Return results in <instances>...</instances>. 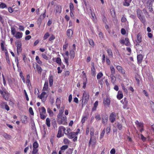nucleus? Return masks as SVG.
Returning a JSON list of instances; mask_svg holds the SVG:
<instances>
[{
  "mask_svg": "<svg viewBox=\"0 0 154 154\" xmlns=\"http://www.w3.org/2000/svg\"><path fill=\"white\" fill-rule=\"evenodd\" d=\"M38 109L41 119L42 120L45 119L46 118V116L45 115L46 113L45 109L44 107L42 106L38 108Z\"/></svg>",
  "mask_w": 154,
  "mask_h": 154,
  "instance_id": "20e7f679",
  "label": "nucleus"
},
{
  "mask_svg": "<svg viewBox=\"0 0 154 154\" xmlns=\"http://www.w3.org/2000/svg\"><path fill=\"white\" fill-rule=\"evenodd\" d=\"M110 103V100L109 98L107 97L106 98H104L103 99V103L104 106H109Z\"/></svg>",
  "mask_w": 154,
  "mask_h": 154,
  "instance_id": "2eb2a0df",
  "label": "nucleus"
},
{
  "mask_svg": "<svg viewBox=\"0 0 154 154\" xmlns=\"http://www.w3.org/2000/svg\"><path fill=\"white\" fill-rule=\"evenodd\" d=\"M84 81L83 82V88L84 89H85L86 88V85L87 83V79L86 78V77L85 78V79H83Z\"/></svg>",
  "mask_w": 154,
  "mask_h": 154,
  "instance_id": "2f4dec72",
  "label": "nucleus"
},
{
  "mask_svg": "<svg viewBox=\"0 0 154 154\" xmlns=\"http://www.w3.org/2000/svg\"><path fill=\"white\" fill-rule=\"evenodd\" d=\"M23 36V33L22 32H17L15 34V37L17 39L21 38Z\"/></svg>",
  "mask_w": 154,
  "mask_h": 154,
  "instance_id": "cd10ccee",
  "label": "nucleus"
},
{
  "mask_svg": "<svg viewBox=\"0 0 154 154\" xmlns=\"http://www.w3.org/2000/svg\"><path fill=\"white\" fill-rule=\"evenodd\" d=\"M90 10L91 11V15L92 16V18L93 20H94L96 18V17H95V15L94 13H93V12H92V11H91V9H90Z\"/></svg>",
  "mask_w": 154,
  "mask_h": 154,
  "instance_id": "052dcab7",
  "label": "nucleus"
},
{
  "mask_svg": "<svg viewBox=\"0 0 154 154\" xmlns=\"http://www.w3.org/2000/svg\"><path fill=\"white\" fill-rule=\"evenodd\" d=\"M135 124L137 125V127L140 132H142L144 130L143 129V123L142 122H139L138 120H136L135 122Z\"/></svg>",
  "mask_w": 154,
  "mask_h": 154,
  "instance_id": "423d86ee",
  "label": "nucleus"
},
{
  "mask_svg": "<svg viewBox=\"0 0 154 154\" xmlns=\"http://www.w3.org/2000/svg\"><path fill=\"white\" fill-rule=\"evenodd\" d=\"M150 103L151 104V108L154 112V103L152 101H150Z\"/></svg>",
  "mask_w": 154,
  "mask_h": 154,
  "instance_id": "680f3d73",
  "label": "nucleus"
},
{
  "mask_svg": "<svg viewBox=\"0 0 154 154\" xmlns=\"http://www.w3.org/2000/svg\"><path fill=\"white\" fill-rule=\"evenodd\" d=\"M61 104V101L60 99H59V98H57L56 100V104Z\"/></svg>",
  "mask_w": 154,
  "mask_h": 154,
  "instance_id": "69168bd1",
  "label": "nucleus"
},
{
  "mask_svg": "<svg viewBox=\"0 0 154 154\" xmlns=\"http://www.w3.org/2000/svg\"><path fill=\"white\" fill-rule=\"evenodd\" d=\"M29 113L32 115H33L34 114V112L33 111L32 108L31 107H30L29 109Z\"/></svg>",
  "mask_w": 154,
  "mask_h": 154,
  "instance_id": "e2e57ef3",
  "label": "nucleus"
},
{
  "mask_svg": "<svg viewBox=\"0 0 154 154\" xmlns=\"http://www.w3.org/2000/svg\"><path fill=\"white\" fill-rule=\"evenodd\" d=\"M7 6L6 4L2 2L0 4V8L4 9L5 8H7Z\"/></svg>",
  "mask_w": 154,
  "mask_h": 154,
  "instance_id": "e433bc0d",
  "label": "nucleus"
},
{
  "mask_svg": "<svg viewBox=\"0 0 154 154\" xmlns=\"http://www.w3.org/2000/svg\"><path fill=\"white\" fill-rule=\"evenodd\" d=\"M63 143L64 144L68 145L70 141L68 139L65 138L63 139Z\"/></svg>",
  "mask_w": 154,
  "mask_h": 154,
  "instance_id": "a18cd8bd",
  "label": "nucleus"
},
{
  "mask_svg": "<svg viewBox=\"0 0 154 154\" xmlns=\"http://www.w3.org/2000/svg\"><path fill=\"white\" fill-rule=\"evenodd\" d=\"M110 69L111 75H114L115 73V70L114 68L112 66H110Z\"/></svg>",
  "mask_w": 154,
  "mask_h": 154,
  "instance_id": "c756f323",
  "label": "nucleus"
},
{
  "mask_svg": "<svg viewBox=\"0 0 154 154\" xmlns=\"http://www.w3.org/2000/svg\"><path fill=\"white\" fill-rule=\"evenodd\" d=\"M56 62L59 64V65L61 66V60L60 58L57 57L56 59Z\"/></svg>",
  "mask_w": 154,
  "mask_h": 154,
  "instance_id": "c9c22d12",
  "label": "nucleus"
},
{
  "mask_svg": "<svg viewBox=\"0 0 154 154\" xmlns=\"http://www.w3.org/2000/svg\"><path fill=\"white\" fill-rule=\"evenodd\" d=\"M35 60L37 63L39 64L42 65V62L41 61L38 56H36L35 57Z\"/></svg>",
  "mask_w": 154,
  "mask_h": 154,
  "instance_id": "4c0bfd02",
  "label": "nucleus"
},
{
  "mask_svg": "<svg viewBox=\"0 0 154 154\" xmlns=\"http://www.w3.org/2000/svg\"><path fill=\"white\" fill-rule=\"evenodd\" d=\"M57 122L59 125H67V117L64 115L57 116Z\"/></svg>",
  "mask_w": 154,
  "mask_h": 154,
  "instance_id": "f03ea898",
  "label": "nucleus"
},
{
  "mask_svg": "<svg viewBox=\"0 0 154 154\" xmlns=\"http://www.w3.org/2000/svg\"><path fill=\"white\" fill-rule=\"evenodd\" d=\"M153 1V0H148L146 3V6L147 8H148L149 9L150 11H153L152 5L154 3Z\"/></svg>",
  "mask_w": 154,
  "mask_h": 154,
  "instance_id": "6e6552de",
  "label": "nucleus"
},
{
  "mask_svg": "<svg viewBox=\"0 0 154 154\" xmlns=\"http://www.w3.org/2000/svg\"><path fill=\"white\" fill-rule=\"evenodd\" d=\"M17 53L18 54L22 51V44L20 42H18L16 44Z\"/></svg>",
  "mask_w": 154,
  "mask_h": 154,
  "instance_id": "f8f14e48",
  "label": "nucleus"
},
{
  "mask_svg": "<svg viewBox=\"0 0 154 154\" xmlns=\"http://www.w3.org/2000/svg\"><path fill=\"white\" fill-rule=\"evenodd\" d=\"M111 79L112 83L114 84L116 80V77L114 76V75H112V76L111 77Z\"/></svg>",
  "mask_w": 154,
  "mask_h": 154,
  "instance_id": "864d4df0",
  "label": "nucleus"
},
{
  "mask_svg": "<svg viewBox=\"0 0 154 154\" xmlns=\"http://www.w3.org/2000/svg\"><path fill=\"white\" fill-rule=\"evenodd\" d=\"M103 76V74L102 72H99L97 76V79H100V78H101Z\"/></svg>",
  "mask_w": 154,
  "mask_h": 154,
  "instance_id": "58836bf2",
  "label": "nucleus"
},
{
  "mask_svg": "<svg viewBox=\"0 0 154 154\" xmlns=\"http://www.w3.org/2000/svg\"><path fill=\"white\" fill-rule=\"evenodd\" d=\"M50 87H52L53 85V77L52 75H50L48 78Z\"/></svg>",
  "mask_w": 154,
  "mask_h": 154,
  "instance_id": "412c9836",
  "label": "nucleus"
},
{
  "mask_svg": "<svg viewBox=\"0 0 154 154\" xmlns=\"http://www.w3.org/2000/svg\"><path fill=\"white\" fill-rule=\"evenodd\" d=\"M65 107L64 106L62 107L61 109L59 110V112L57 116H60L62 115H63V113L64 112Z\"/></svg>",
  "mask_w": 154,
  "mask_h": 154,
  "instance_id": "c85d7f7f",
  "label": "nucleus"
},
{
  "mask_svg": "<svg viewBox=\"0 0 154 154\" xmlns=\"http://www.w3.org/2000/svg\"><path fill=\"white\" fill-rule=\"evenodd\" d=\"M69 139H72L73 141L74 142H76L77 141V136L74 132H71L67 135Z\"/></svg>",
  "mask_w": 154,
  "mask_h": 154,
  "instance_id": "39448f33",
  "label": "nucleus"
},
{
  "mask_svg": "<svg viewBox=\"0 0 154 154\" xmlns=\"http://www.w3.org/2000/svg\"><path fill=\"white\" fill-rule=\"evenodd\" d=\"M124 2L123 3V5L128 7L130 5V3L131 2V0H124Z\"/></svg>",
  "mask_w": 154,
  "mask_h": 154,
  "instance_id": "393cba45",
  "label": "nucleus"
},
{
  "mask_svg": "<svg viewBox=\"0 0 154 154\" xmlns=\"http://www.w3.org/2000/svg\"><path fill=\"white\" fill-rule=\"evenodd\" d=\"M107 53L108 54V55L111 57H113V54L112 50L109 48L107 50Z\"/></svg>",
  "mask_w": 154,
  "mask_h": 154,
  "instance_id": "473e14b6",
  "label": "nucleus"
},
{
  "mask_svg": "<svg viewBox=\"0 0 154 154\" xmlns=\"http://www.w3.org/2000/svg\"><path fill=\"white\" fill-rule=\"evenodd\" d=\"M91 73L93 75H95L96 74V70L95 68H91Z\"/></svg>",
  "mask_w": 154,
  "mask_h": 154,
  "instance_id": "5fc2aeb1",
  "label": "nucleus"
},
{
  "mask_svg": "<svg viewBox=\"0 0 154 154\" xmlns=\"http://www.w3.org/2000/svg\"><path fill=\"white\" fill-rule=\"evenodd\" d=\"M137 60L138 63H140L143 59V57L142 54H140L137 56Z\"/></svg>",
  "mask_w": 154,
  "mask_h": 154,
  "instance_id": "a878e982",
  "label": "nucleus"
},
{
  "mask_svg": "<svg viewBox=\"0 0 154 154\" xmlns=\"http://www.w3.org/2000/svg\"><path fill=\"white\" fill-rule=\"evenodd\" d=\"M108 117L107 115L103 116L102 117V122L103 124H106L108 121Z\"/></svg>",
  "mask_w": 154,
  "mask_h": 154,
  "instance_id": "6ab92c4d",
  "label": "nucleus"
},
{
  "mask_svg": "<svg viewBox=\"0 0 154 154\" xmlns=\"http://www.w3.org/2000/svg\"><path fill=\"white\" fill-rule=\"evenodd\" d=\"M106 62L107 65H109L110 64V61L108 57L106 58Z\"/></svg>",
  "mask_w": 154,
  "mask_h": 154,
  "instance_id": "774afa93",
  "label": "nucleus"
},
{
  "mask_svg": "<svg viewBox=\"0 0 154 154\" xmlns=\"http://www.w3.org/2000/svg\"><path fill=\"white\" fill-rule=\"evenodd\" d=\"M46 124L48 127L50 126V119L48 118L46 119Z\"/></svg>",
  "mask_w": 154,
  "mask_h": 154,
  "instance_id": "ea45409f",
  "label": "nucleus"
},
{
  "mask_svg": "<svg viewBox=\"0 0 154 154\" xmlns=\"http://www.w3.org/2000/svg\"><path fill=\"white\" fill-rule=\"evenodd\" d=\"M123 97V95L122 91H118V94L117 96V98L119 100L121 99Z\"/></svg>",
  "mask_w": 154,
  "mask_h": 154,
  "instance_id": "aec40b11",
  "label": "nucleus"
},
{
  "mask_svg": "<svg viewBox=\"0 0 154 154\" xmlns=\"http://www.w3.org/2000/svg\"><path fill=\"white\" fill-rule=\"evenodd\" d=\"M89 98V95L88 93L85 91H83V93L82 98V105L83 106L86 104L88 101Z\"/></svg>",
  "mask_w": 154,
  "mask_h": 154,
  "instance_id": "7ed1b4c3",
  "label": "nucleus"
},
{
  "mask_svg": "<svg viewBox=\"0 0 154 154\" xmlns=\"http://www.w3.org/2000/svg\"><path fill=\"white\" fill-rule=\"evenodd\" d=\"M116 68L118 71L121 73L123 75L125 74V70L123 69L121 66L119 65L116 66Z\"/></svg>",
  "mask_w": 154,
  "mask_h": 154,
  "instance_id": "dca6fc26",
  "label": "nucleus"
},
{
  "mask_svg": "<svg viewBox=\"0 0 154 154\" xmlns=\"http://www.w3.org/2000/svg\"><path fill=\"white\" fill-rule=\"evenodd\" d=\"M116 116L115 112H112L111 113L109 116V120L111 123H113L115 121Z\"/></svg>",
  "mask_w": 154,
  "mask_h": 154,
  "instance_id": "1a4fd4ad",
  "label": "nucleus"
},
{
  "mask_svg": "<svg viewBox=\"0 0 154 154\" xmlns=\"http://www.w3.org/2000/svg\"><path fill=\"white\" fill-rule=\"evenodd\" d=\"M136 41L137 45H139L140 43H141L142 41V37L141 34L140 33H139L137 35V39Z\"/></svg>",
  "mask_w": 154,
  "mask_h": 154,
  "instance_id": "ddd939ff",
  "label": "nucleus"
},
{
  "mask_svg": "<svg viewBox=\"0 0 154 154\" xmlns=\"http://www.w3.org/2000/svg\"><path fill=\"white\" fill-rule=\"evenodd\" d=\"M47 112L49 113V115L51 116L53 115V112L50 108H48L47 109Z\"/></svg>",
  "mask_w": 154,
  "mask_h": 154,
  "instance_id": "6e6d98bb",
  "label": "nucleus"
},
{
  "mask_svg": "<svg viewBox=\"0 0 154 154\" xmlns=\"http://www.w3.org/2000/svg\"><path fill=\"white\" fill-rule=\"evenodd\" d=\"M0 93L3 96V98L6 100H8L9 99V96L8 94L3 90L0 89Z\"/></svg>",
  "mask_w": 154,
  "mask_h": 154,
  "instance_id": "4468645a",
  "label": "nucleus"
},
{
  "mask_svg": "<svg viewBox=\"0 0 154 154\" xmlns=\"http://www.w3.org/2000/svg\"><path fill=\"white\" fill-rule=\"evenodd\" d=\"M4 137L7 139H9L11 138V136L8 134L5 133L3 134Z\"/></svg>",
  "mask_w": 154,
  "mask_h": 154,
  "instance_id": "a19ab883",
  "label": "nucleus"
},
{
  "mask_svg": "<svg viewBox=\"0 0 154 154\" xmlns=\"http://www.w3.org/2000/svg\"><path fill=\"white\" fill-rule=\"evenodd\" d=\"M96 140L95 139H92V138H90L88 143L89 146H91L92 148H94L96 143Z\"/></svg>",
  "mask_w": 154,
  "mask_h": 154,
  "instance_id": "9b49d317",
  "label": "nucleus"
},
{
  "mask_svg": "<svg viewBox=\"0 0 154 154\" xmlns=\"http://www.w3.org/2000/svg\"><path fill=\"white\" fill-rule=\"evenodd\" d=\"M36 69L38 73L39 74H41L42 71V69L41 67L37 63L36 65Z\"/></svg>",
  "mask_w": 154,
  "mask_h": 154,
  "instance_id": "bb28decb",
  "label": "nucleus"
},
{
  "mask_svg": "<svg viewBox=\"0 0 154 154\" xmlns=\"http://www.w3.org/2000/svg\"><path fill=\"white\" fill-rule=\"evenodd\" d=\"M38 151V149L33 148L32 152V154H36Z\"/></svg>",
  "mask_w": 154,
  "mask_h": 154,
  "instance_id": "0e129e2a",
  "label": "nucleus"
},
{
  "mask_svg": "<svg viewBox=\"0 0 154 154\" xmlns=\"http://www.w3.org/2000/svg\"><path fill=\"white\" fill-rule=\"evenodd\" d=\"M123 108L124 109H125L126 108H127V109H128V107L127 108V106H128V102L126 101L125 103L123 102Z\"/></svg>",
  "mask_w": 154,
  "mask_h": 154,
  "instance_id": "8fccbe9b",
  "label": "nucleus"
},
{
  "mask_svg": "<svg viewBox=\"0 0 154 154\" xmlns=\"http://www.w3.org/2000/svg\"><path fill=\"white\" fill-rule=\"evenodd\" d=\"M38 146V144L37 142H35L33 144V148L37 149Z\"/></svg>",
  "mask_w": 154,
  "mask_h": 154,
  "instance_id": "37998d69",
  "label": "nucleus"
},
{
  "mask_svg": "<svg viewBox=\"0 0 154 154\" xmlns=\"http://www.w3.org/2000/svg\"><path fill=\"white\" fill-rule=\"evenodd\" d=\"M69 55L70 56V58L71 59L73 60L75 56V51L73 50H71L69 51Z\"/></svg>",
  "mask_w": 154,
  "mask_h": 154,
  "instance_id": "b1692460",
  "label": "nucleus"
},
{
  "mask_svg": "<svg viewBox=\"0 0 154 154\" xmlns=\"http://www.w3.org/2000/svg\"><path fill=\"white\" fill-rule=\"evenodd\" d=\"M136 13L138 18L141 22L144 25L146 23V20L142 11L138 8L136 10Z\"/></svg>",
  "mask_w": 154,
  "mask_h": 154,
  "instance_id": "f257e3e1",
  "label": "nucleus"
},
{
  "mask_svg": "<svg viewBox=\"0 0 154 154\" xmlns=\"http://www.w3.org/2000/svg\"><path fill=\"white\" fill-rule=\"evenodd\" d=\"M15 29L14 27L11 28V33L12 35H14L15 34Z\"/></svg>",
  "mask_w": 154,
  "mask_h": 154,
  "instance_id": "4d7b16f0",
  "label": "nucleus"
},
{
  "mask_svg": "<svg viewBox=\"0 0 154 154\" xmlns=\"http://www.w3.org/2000/svg\"><path fill=\"white\" fill-rule=\"evenodd\" d=\"M69 8L70 11H73L74 10V7L73 5V4L72 3H70Z\"/></svg>",
  "mask_w": 154,
  "mask_h": 154,
  "instance_id": "c03bdc74",
  "label": "nucleus"
},
{
  "mask_svg": "<svg viewBox=\"0 0 154 154\" xmlns=\"http://www.w3.org/2000/svg\"><path fill=\"white\" fill-rule=\"evenodd\" d=\"M1 48L2 51H5L6 49H5L4 48V45L5 44V41L3 40H1Z\"/></svg>",
  "mask_w": 154,
  "mask_h": 154,
  "instance_id": "7c9ffc66",
  "label": "nucleus"
},
{
  "mask_svg": "<svg viewBox=\"0 0 154 154\" xmlns=\"http://www.w3.org/2000/svg\"><path fill=\"white\" fill-rule=\"evenodd\" d=\"M88 41L89 44L92 47H94V44L93 40L90 39L88 40Z\"/></svg>",
  "mask_w": 154,
  "mask_h": 154,
  "instance_id": "49530a36",
  "label": "nucleus"
},
{
  "mask_svg": "<svg viewBox=\"0 0 154 154\" xmlns=\"http://www.w3.org/2000/svg\"><path fill=\"white\" fill-rule=\"evenodd\" d=\"M122 89L123 91L125 92V93L127 94L128 93V90L127 89L125 88V85L124 84L122 85Z\"/></svg>",
  "mask_w": 154,
  "mask_h": 154,
  "instance_id": "603ef678",
  "label": "nucleus"
},
{
  "mask_svg": "<svg viewBox=\"0 0 154 154\" xmlns=\"http://www.w3.org/2000/svg\"><path fill=\"white\" fill-rule=\"evenodd\" d=\"M90 138H92V137L94 135V130L93 128H91L90 130Z\"/></svg>",
  "mask_w": 154,
  "mask_h": 154,
  "instance_id": "79ce46f5",
  "label": "nucleus"
},
{
  "mask_svg": "<svg viewBox=\"0 0 154 154\" xmlns=\"http://www.w3.org/2000/svg\"><path fill=\"white\" fill-rule=\"evenodd\" d=\"M117 126L119 130H122V126L121 124L119 123H118L117 125Z\"/></svg>",
  "mask_w": 154,
  "mask_h": 154,
  "instance_id": "13d9d810",
  "label": "nucleus"
},
{
  "mask_svg": "<svg viewBox=\"0 0 154 154\" xmlns=\"http://www.w3.org/2000/svg\"><path fill=\"white\" fill-rule=\"evenodd\" d=\"M1 105L2 108H5L8 111L10 110L9 107L6 103H2L1 104Z\"/></svg>",
  "mask_w": 154,
  "mask_h": 154,
  "instance_id": "a211bd4d",
  "label": "nucleus"
},
{
  "mask_svg": "<svg viewBox=\"0 0 154 154\" xmlns=\"http://www.w3.org/2000/svg\"><path fill=\"white\" fill-rule=\"evenodd\" d=\"M45 96L46 98H47L48 96V94L45 91H43L41 94L38 95V97H39L40 99H41L42 101L43 102H44L45 101L43 98Z\"/></svg>",
  "mask_w": 154,
  "mask_h": 154,
  "instance_id": "9d476101",
  "label": "nucleus"
},
{
  "mask_svg": "<svg viewBox=\"0 0 154 154\" xmlns=\"http://www.w3.org/2000/svg\"><path fill=\"white\" fill-rule=\"evenodd\" d=\"M55 10L56 13H60L62 11L61 6L59 5H57L56 7Z\"/></svg>",
  "mask_w": 154,
  "mask_h": 154,
  "instance_id": "4be33fe9",
  "label": "nucleus"
},
{
  "mask_svg": "<svg viewBox=\"0 0 154 154\" xmlns=\"http://www.w3.org/2000/svg\"><path fill=\"white\" fill-rule=\"evenodd\" d=\"M125 45L126 46H129L130 45V43L129 42V39L128 38H125Z\"/></svg>",
  "mask_w": 154,
  "mask_h": 154,
  "instance_id": "f704fd0d",
  "label": "nucleus"
},
{
  "mask_svg": "<svg viewBox=\"0 0 154 154\" xmlns=\"http://www.w3.org/2000/svg\"><path fill=\"white\" fill-rule=\"evenodd\" d=\"M140 138L141 139L143 142L145 141L146 140V138L142 134H140Z\"/></svg>",
  "mask_w": 154,
  "mask_h": 154,
  "instance_id": "338daca9",
  "label": "nucleus"
},
{
  "mask_svg": "<svg viewBox=\"0 0 154 154\" xmlns=\"http://www.w3.org/2000/svg\"><path fill=\"white\" fill-rule=\"evenodd\" d=\"M98 101H97L95 102V103L94 104V106L92 108V111H95L96 109H97V107L98 106Z\"/></svg>",
  "mask_w": 154,
  "mask_h": 154,
  "instance_id": "72a5a7b5",
  "label": "nucleus"
},
{
  "mask_svg": "<svg viewBox=\"0 0 154 154\" xmlns=\"http://www.w3.org/2000/svg\"><path fill=\"white\" fill-rule=\"evenodd\" d=\"M105 132V129L104 128L103 130L101 133L100 134V139H101L103 138V136L104 135Z\"/></svg>",
  "mask_w": 154,
  "mask_h": 154,
  "instance_id": "de8ad7c7",
  "label": "nucleus"
},
{
  "mask_svg": "<svg viewBox=\"0 0 154 154\" xmlns=\"http://www.w3.org/2000/svg\"><path fill=\"white\" fill-rule=\"evenodd\" d=\"M68 147V146L67 145H65L63 146L60 149L61 150H65L67 149Z\"/></svg>",
  "mask_w": 154,
  "mask_h": 154,
  "instance_id": "bf43d9fd",
  "label": "nucleus"
},
{
  "mask_svg": "<svg viewBox=\"0 0 154 154\" xmlns=\"http://www.w3.org/2000/svg\"><path fill=\"white\" fill-rule=\"evenodd\" d=\"M19 75H20V77L22 79L23 82L24 83H25V79H24V76H23V73H22V72L21 71L20 72V74H19Z\"/></svg>",
  "mask_w": 154,
  "mask_h": 154,
  "instance_id": "3c124183",
  "label": "nucleus"
},
{
  "mask_svg": "<svg viewBox=\"0 0 154 154\" xmlns=\"http://www.w3.org/2000/svg\"><path fill=\"white\" fill-rule=\"evenodd\" d=\"M48 81L47 80H45L42 91H48Z\"/></svg>",
  "mask_w": 154,
  "mask_h": 154,
  "instance_id": "f3484780",
  "label": "nucleus"
},
{
  "mask_svg": "<svg viewBox=\"0 0 154 154\" xmlns=\"http://www.w3.org/2000/svg\"><path fill=\"white\" fill-rule=\"evenodd\" d=\"M50 36L49 33L48 32H46L44 35L43 37V39L45 40L46 39Z\"/></svg>",
  "mask_w": 154,
  "mask_h": 154,
  "instance_id": "09e8293b",
  "label": "nucleus"
},
{
  "mask_svg": "<svg viewBox=\"0 0 154 154\" xmlns=\"http://www.w3.org/2000/svg\"><path fill=\"white\" fill-rule=\"evenodd\" d=\"M66 128L63 126H60L58 128V133L57 135V137L60 138L63 135H62V131H63L64 133L66 131Z\"/></svg>",
  "mask_w": 154,
  "mask_h": 154,
  "instance_id": "0eeeda50",
  "label": "nucleus"
},
{
  "mask_svg": "<svg viewBox=\"0 0 154 154\" xmlns=\"http://www.w3.org/2000/svg\"><path fill=\"white\" fill-rule=\"evenodd\" d=\"M73 31L71 29H68L66 32V34L68 37L70 38L72 36Z\"/></svg>",
  "mask_w": 154,
  "mask_h": 154,
  "instance_id": "5701e85b",
  "label": "nucleus"
}]
</instances>
